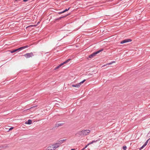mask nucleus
<instances>
[{
	"label": "nucleus",
	"mask_w": 150,
	"mask_h": 150,
	"mask_svg": "<svg viewBox=\"0 0 150 150\" xmlns=\"http://www.w3.org/2000/svg\"><path fill=\"white\" fill-rule=\"evenodd\" d=\"M70 60V59H68V60L64 62L63 63L60 64L59 66L57 67L55 69H56L59 68L60 67L63 65L64 64L67 63Z\"/></svg>",
	"instance_id": "6"
},
{
	"label": "nucleus",
	"mask_w": 150,
	"mask_h": 150,
	"mask_svg": "<svg viewBox=\"0 0 150 150\" xmlns=\"http://www.w3.org/2000/svg\"><path fill=\"white\" fill-rule=\"evenodd\" d=\"M32 120H29L28 121L26 122L25 124L30 125L32 124Z\"/></svg>",
	"instance_id": "10"
},
{
	"label": "nucleus",
	"mask_w": 150,
	"mask_h": 150,
	"mask_svg": "<svg viewBox=\"0 0 150 150\" xmlns=\"http://www.w3.org/2000/svg\"><path fill=\"white\" fill-rule=\"evenodd\" d=\"M132 41V40L131 39H125L120 42L121 44H123L126 42H130Z\"/></svg>",
	"instance_id": "8"
},
{
	"label": "nucleus",
	"mask_w": 150,
	"mask_h": 150,
	"mask_svg": "<svg viewBox=\"0 0 150 150\" xmlns=\"http://www.w3.org/2000/svg\"><path fill=\"white\" fill-rule=\"evenodd\" d=\"M67 15H66V16H63V17H59V19H61L62 18H64V17H66V16H67Z\"/></svg>",
	"instance_id": "18"
},
{
	"label": "nucleus",
	"mask_w": 150,
	"mask_h": 150,
	"mask_svg": "<svg viewBox=\"0 0 150 150\" xmlns=\"http://www.w3.org/2000/svg\"><path fill=\"white\" fill-rule=\"evenodd\" d=\"M33 56V54L32 52L27 53L24 55V56L27 58L31 57Z\"/></svg>",
	"instance_id": "7"
},
{
	"label": "nucleus",
	"mask_w": 150,
	"mask_h": 150,
	"mask_svg": "<svg viewBox=\"0 0 150 150\" xmlns=\"http://www.w3.org/2000/svg\"><path fill=\"white\" fill-rule=\"evenodd\" d=\"M103 49H102V50H100L96 52L93 53V54H91L89 56V58H91L94 57L96 55V54H98V53H100L101 52L103 51Z\"/></svg>",
	"instance_id": "3"
},
{
	"label": "nucleus",
	"mask_w": 150,
	"mask_h": 150,
	"mask_svg": "<svg viewBox=\"0 0 150 150\" xmlns=\"http://www.w3.org/2000/svg\"><path fill=\"white\" fill-rule=\"evenodd\" d=\"M71 150H75L74 149H71Z\"/></svg>",
	"instance_id": "25"
},
{
	"label": "nucleus",
	"mask_w": 150,
	"mask_h": 150,
	"mask_svg": "<svg viewBox=\"0 0 150 150\" xmlns=\"http://www.w3.org/2000/svg\"><path fill=\"white\" fill-rule=\"evenodd\" d=\"M127 149V147L126 146H123V149L124 150H125Z\"/></svg>",
	"instance_id": "17"
},
{
	"label": "nucleus",
	"mask_w": 150,
	"mask_h": 150,
	"mask_svg": "<svg viewBox=\"0 0 150 150\" xmlns=\"http://www.w3.org/2000/svg\"><path fill=\"white\" fill-rule=\"evenodd\" d=\"M149 139L147 140L145 142L144 144L139 149L141 150L148 143V141Z\"/></svg>",
	"instance_id": "9"
},
{
	"label": "nucleus",
	"mask_w": 150,
	"mask_h": 150,
	"mask_svg": "<svg viewBox=\"0 0 150 150\" xmlns=\"http://www.w3.org/2000/svg\"><path fill=\"white\" fill-rule=\"evenodd\" d=\"M70 7L68 9H66L64 11H63V12L64 13L65 12H66L68 10H69V9H70Z\"/></svg>",
	"instance_id": "15"
},
{
	"label": "nucleus",
	"mask_w": 150,
	"mask_h": 150,
	"mask_svg": "<svg viewBox=\"0 0 150 150\" xmlns=\"http://www.w3.org/2000/svg\"><path fill=\"white\" fill-rule=\"evenodd\" d=\"M90 132V130L89 129H86L82 130L81 131L83 135H88Z\"/></svg>",
	"instance_id": "5"
},
{
	"label": "nucleus",
	"mask_w": 150,
	"mask_h": 150,
	"mask_svg": "<svg viewBox=\"0 0 150 150\" xmlns=\"http://www.w3.org/2000/svg\"><path fill=\"white\" fill-rule=\"evenodd\" d=\"M59 143H56L49 146L47 148V150H54L59 147Z\"/></svg>",
	"instance_id": "1"
},
{
	"label": "nucleus",
	"mask_w": 150,
	"mask_h": 150,
	"mask_svg": "<svg viewBox=\"0 0 150 150\" xmlns=\"http://www.w3.org/2000/svg\"><path fill=\"white\" fill-rule=\"evenodd\" d=\"M86 81L85 79H84L83 81H81L79 83H76L75 84L72 85L71 86L73 87H74L77 88H79L81 85L85 81Z\"/></svg>",
	"instance_id": "2"
},
{
	"label": "nucleus",
	"mask_w": 150,
	"mask_h": 150,
	"mask_svg": "<svg viewBox=\"0 0 150 150\" xmlns=\"http://www.w3.org/2000/svg\"><path fill=\"white\" fill-rule=\"evenodd\" d=\"M62 140V141H63V142H64V141H65L66 140V139H63Z\"/></svg>",
	"instance_id": "24"
},
{
	"label": "nucleus",
	"mask_w": 150,
	"mask_h": 150,
	"mask_svg": "<svg viewBox=\"0 0 150 150\" xmlns=\"http://www.w3.org/2000/svg\"><path fill=\"white\" fill-rule=\"evenodd\" d=\"M28 1V0H23V1L24 2H26V1Z\"/></svg>",
	"instance_id": "23"
},
{
	"label": "nucleus",
	"mask_w": 150,
	"mask_h": 150,
	"mask_svg": "<svg viewBox=\"0 0 150 150\" xmlns=\"http://www.w3.org/2000/svg\"><path fill=\"white\" fill-rule=\"evenodd\" d=\"M28 47V46H25L24 47H21L18 49L15 50L13 51H11V53H13V52H16L18 51H20L21 50H23V49H24L25 48H27Z\"/></svg>",
	"instance_id": "4"
},
{
	"label": "nucleus",
	"mask_w": 150,
	"mask_h": 150,
	"mask_svg": "<svg viewBox=\"0 0 150 150\" xmlns=\"http://www.w3.org/2000/svg\"><path fill=\"white\" fill-rule=\"evenodd\" d=\"M62 123H59V122H58V123H57L56 124V125H57V126H62Z\"/></svg>",
	"instance_id": "13"
},
{
	"label": "nucleus",
	"mask_w": 150,
	"mask_h": 150,
	"mask_svg": "<svg viewBox=\"0 0 150 150\" xmlns=\"http://www.w3.org/2000/svg\"><path fill=\"white\" fill-rule=\"evenodd\" d=\"M36 25H31L29 26H28L26 27V28H29V27H36Z\"/></svg>",
	"instance_id": "12"
},
{
	"label": "nucleus",
	"mask_w": 150,
	"mask_h": 150,
	"mask_svg": "<svg viewBox=\"0 0 150 150\" xmlns=\"http://www.w3.org/2000/svg\"><path fill=\"white\" fill-rule=\"evenodd\" d=\"M13 127L11 128H10L9 129V130H12L13 129Z\"/></svg>",
	"instance_id": "21"
},
{
	"label": "nucleus",
	"mask_w": 150,
	"mask_h": 150,
	"mask_svg": "<svg viewBox=\"0 0 150 150\" xmlns=\"http://www.w3.org/2000/svg\"><path fill=\"white\" fill-rule=\"evenodd\" d=\"M37 105H36V106H34L33 107H32L31 108H30L29 109H28L27 110H29V109H32V108H35L36 107H37Z\"/></svg>",
	"instance_id": "16"
},
{
	"label": "nucleus",
	"mask_w": 150,
	"mask_h": 150,
	"mask_svg": "<svg viewBox=\"0 0 150 150\" xmlns=\"http://www.w3.org/2000/svg\"><path fill=\"white\" fill-rule=\"evenodd\" d=\"M89 145H88V144L84 148H83L82 150H84L85 148H87V147Z\"/></svg>",
	"instance_id": "19"
},
{
	"label": "nucleus",
	"mask_w": 150,
	"mask_h": 150,
	"mask_svg": "<svg viewBox=\"0 0 150 150\" xmlns=\"http://www.w3.org/2000/svg\"><path fill=\"white\" fill-rule=\"evenodd\" d=\"M64 13V12H63V11H62V12H60L59 13V14H62V13Z\"/></svg>",
	"instance_id": "22"
},
{
	"label": "nucleus",
	"mask_w": 150,
	"mask_h": 150,
	"mask_svg": "<svg viewBox=\"0 0 150 150\" xmlns=\"http://www.w3.org/2000/svg\"><path fill=\"white\" fill-rule=\"evenodd\" d=\"M115 63V62L113 61L112 62H110V63H108V64H106L105 65H104L103 66V67H104V66H106L107 65H110V64H112L113 63Z\"/></svg>",
	"instance_id": "11"
},
{
	"label": "nucleus",
	"mask_w": 150,
	"mask_h": 150,
	"mask_svg": "<svg viewBox=\"0 0 150 150\" xmlns=\"http://www.w3.org/2000/svg\"><path fill=\"white\" fill-rule=\"evenodd\" d=\"M96 141H92V142H91V143H88V145H89L90 144H93V143H95V142Z\"/></svg>",
	"instance_id": "14"
},
{
	"label": "nucleus",
	"mask_w": 150,
	"mask_h": 150,
	"mask_svg": "<svg viewBox=\"0 0 150 150\" xmlns=\"http://www.w3.org/2000/svg\"><path fill=\"white\" fill-rule=\"evenodd\" d=\"M59 142L60 143H61V144H62V143H63V141H62V140H60L59 141Z\"/></svg>",
	"instance_id": "20"
}]
</instances>
